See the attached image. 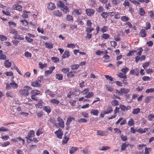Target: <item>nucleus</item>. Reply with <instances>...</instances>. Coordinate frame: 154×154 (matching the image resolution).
Returning <instances> with one entry per match:
<instances>
[{
  "label": "nucleus",
  "instance_id": "5fc2aeb1",
  "mask_svg": "<svg viewBox=\"0 0 154 154\" xmlns=\"http://www.w3.org/2000/svg\"><path fill=\"white\" fill-rule=\"evenodd\" d=\"M110 148V147L106 146H104L100 147V149L101 150H105Z\"/></svg>",
  "mask_w": 154,
  "mask_h": 154
},
{
  "label": "nucleus",
  "instance_id": "9d476101",
  "mask_svg": "<svg viewBox=\"0 0 154 154\" xmlns=\"http://www.w3.org/2000/svg\"><path fill=\"white\" fill-rule=\"evenodd\" d=\"M107 132L105 131H102L101 130H98L97 131V135L101 136H106Z\"/></svg>",
  "mask_w": 154,
  "mask_h": 154
},
{
  "label": "nucleus",
  "instance_id": "c03bdc74",
  "mask_svg": "<svg viewBox=\"0 0 154 154\" xmlns=\"http://www.w3.org/2000/svg\"><path fill=\"white\" fill-rule=\"evenodd\" d=\"M10 85L11 87L14 89L17 88L18 87L17 84L14 82H11Z\"/></svg>",
  "mask_w": 154,
  "mask_h": 154
},
{
  "label": "nucleus",
  "instance_id": "f3484780",
  "mask_svg": "<svg viewBox=\"0 0 154 154\" xmlns=\"http://www.w3.org/2000/svg\"><path fill=\"white\" fill-rule=\"evenodd\" d=\"M6 95L8 98H13L15 96V94L11 91H8L6 94Z\"/></svg>",
  "mask_w": 154,
  "mask_h": 154
},
{
  "label": "nucleus",
  "instance_id": "ea45409f",
  "mask_svg": "<svg viewBox=\"0 0 154 154\" xmlns=\"http://www.w3.org/2000/svg\"><path fill=\"white\" fill-rule=\"evenodd\" d=\"M75 71H71L69 72L67 74V77L69 78H71L74 76V74L75 73Z\"/></svg>",
  "mask_w": 154,
  "mask_h": 154
},
{
  "label": "nucleus",
  "instance_id": "2eb2a0df",
  "mask_svg": "<svg viewBox=\"0 0 154 154\" xmlns=\"http://www.w3.org/2000/svg\"><path fill=\"white\" fill-rule=\"evenodd\" d=\"M123 118H120L117 121L116 123V124L117 125L119 124L122 120V121L120 123V125H124L126 123V121L125 119L123 120Z\"/></svg>",
  "mask_w": 154,
  "mask_h": 154
},
{
  "label": "nucleus",
  "instance_id": "f03ea898",
  "mask_svg": "<svg viewBox=\"0 0 154 154\" xmlns=\"http://www.w3.org/2000/svg\"><path fill=\"white\" fill-rule=\"evenodd\" d=\"M57 5L58 7L61 8V10L65 12L66 14L69 12V8L66 6H65L64 2L60 1L57 2Z\"/></svg>",
  "mask_w": 154,
  "mask_h": 154
},
{
  "label": "nucleus",
  "instance_id": "8fccbe9b",
  "mask_svg": "<svg viewBox=\"0 0 154 154\" xmlns=\"http://www.w3.org/2000/svg\"><path fill=\"white\" fill-rule=\"evenodd\" d=\"M110 37V35L108 34L104 33L102 35V37L104 39H108Z\"/></svg>",
  "mask_w": 154,
  "mask_h": 154
},
{
  "label": "nucleus",
  "instance_id": "e433bc0d",
  "mask_svg": "<svg viewBox=\"0 0 154 154\" xmlns=\"http://www.w3.org/2000/svg\"><path fill=\"white\" fill-rule=\"evenodd\" d=\"M153 98L152 96H149L146 97L145 100L144 101L146 103H147L150 102L151 99Z\"/></svg>",
  "mask_w": 154,
  "mask_h": 154
},
{
  "label": "nucleus",
  "instance_id": "412c9836",
  "mask_svg": "<svg viewBox=\"0 0 154 154\" xmlns=\"http://www.w3.org/2000/svg\"><path fill=\"white\" fill-rule=\"evenodd\" d=\"M40 93V91L37 90H32L31 91L30 93L32 96H35L38 95Z\"/></svg>",
  "mask_w": 154,
  "mask_h": 154
},
{
  "label": "nucleus",
  "instance_id": "f8f14e48",
  "mask_svg": "<svg viewBox=\"0 0 154 154\" xmlns=\"http://www.w3.org/2000/svg\"><path fill=\"white\" fill-rule=\"evenodd\" d=\"M41 81L39 79L35 82H33L32 83V85L34 87H38L40 85Z\"/></svg>",
  "mask_w": 154,
  "mask_h": 154
},
{
  "label": "nucleus",
  "instance_id": "6ab92c4d",
  "mask_svg": "<svg viewBox=\"0 0 154 154\" xmlns=\"http://www.w3.org/2000/svg\"><path fill=\"white\" fill-rule=\"evenodd\" d=\"M120 91L122 92V95L123 94H127L130 91V90L129 89L124 88H121Z\"/></svg>",
  "mask_w": 154,
  "mask_h": 154
},
{
  "label": "nucleus",
  "instance_id": "e2e57ef3",
  "mask_svg": "<svg viewBox=\"0 0 154 154\" xmlns=\"http://www.w3.org/2000/svg\"><path fill=\"white\" fill-rule=\"evenodd\" d=\"M42 129L39 128L36 132V134L37 136H39L40 134H42L43 132L42 131Z\"/></svg>",
  "mask_w": 154,
  "mask_h": 154
},
{
  "label": "nucleus",
  "instance_id": "4c0bfd02",
  "mask_svg": "<svg viewBox=\"0 0 154 154\" xmlns=\"http://www.w3.org/2000/svg\"><path fill=\"white\" fill-rule=\"evenodd\" d=\"M45 47L51 49L53 48V44L51 43H49L46 42L45 44Z\"/></svg>",
  "mask_w": 154,
  "mask_h": 154
},
{
  "label": "nucleus",
  "instance_id": "de8ad7c7",
  "mask_svg": "<svg viewBox=\"0 0 154 154\" xmlns=\"http://www.w3.org/2000/svg\"><path fill=\"white\" fill-rule=\"evenodd\" d=\"M55 77L56 79L60 80H62L63 78V76L62 75L60 74H56L55 75Z\"/></svg>",
  "mask_w": 154,
  "mask_h": 154
},
{
  "label": "nucleus",
  "instance_id": "79ce46f5",
  "mask_svg": "<svg viewBox=\"0 0 154 154\" xmlns=\"http://www.w3.org/2000/svg\"><path fill=\"white\" fill-rule=\"evenodd\" d=\"M35 106L36 108H41L43 106V103L42 101H39L38 103L35 105Z\"/></svg>",
  "mask_w": 154,
  "mask_h": 154
},
{
  "label": "nucleus",
  "instance_id": "bb28decb",
  "mask_svg": "<svg viewBox=\"0 0 154 154\" xmlns=\"http://www.w3.org/2000/svg\"><path fill=\"white\" fill-rule=\"evenodd\" d=\"M35 136V132L33 130L30 131L28 134V136L29 138H32Z\"/></svg>",
  "mask_w": 154,
  "mask_h": 154
},
{
  "label": "nucleus",
  "instance_id": "a211bd4d",
  "mask_svg": "<svg viewBox=\"0 0 154 154\" xmlns=\"http://www.w3.org/2000/svg\"><path fill=\"white\" fill-rule=\"evenodd\" d=\"M53 15L57 17H60L62 14L59 10H55L53 12Z\"/></svg>",
  "mask_w": 154,
  "mask_h": 154
},
{
  "label": "nucleus",
  "instance_id": "bf43d9fd",
  "mask_svg": "<svg viewBox=\"0 0 154 154\" xmlns=\"http://www.w3.org/2000/svg\"><path fill=\"white\" fill-rule=\"evenodd\" d=\"M140 14L141 16H143L145 14V11L143 8H141L140 9Z\"/></svg>",
  "mask_w": 154,
  "mask_h": 154
},
{
  "label": "nucleus",
  "instance_id": "a878e982",
  "mask_svg": "<svg viewBox=\"0 0 154 154\" xmlns=\"http://www.w3.org/2000/svg\"><path fill=\"white\" fill-rule=\"evenodd\" d=\"M70 56V53L69 51H66L62 56V58L64 59Z\"/></svg>",
  "mask_w": 154,
  "mask_h": 154
},
{
  "label": "nucleus",
  "instance_id": "58836bf2",
  "mask_svg": "<svg viewBox=\"0 0 154 154\" xmlns=\"http://www.w3.org/2000/svg\"><path fill=\"white\" fill-rule=\"evenodd\" d=\"M38 66L39 68L42 69L44 68L47 67V63L43 64L42 63H39L38 64Z\"/></svg>",
  "mask_w": 154,
  "mask_h": 154
},
{
  "label": "nucleus",
  "instance_id": "338daca9",
  "mask_svg": "<svg viewBox=\"0 0 154 154\" xmlns=\"http://www.w3.org/2000/svg\"><path fill=\"white\" fill-rule=\"evenodd\" d=\"M154 92V88H149L147 89L146 91V92L147 93H152Z\"/></svg>",
  "mask_w": 154,
  "mask_h": 154
},
{
  "label": "nucleus",
  "instance_id": "f257e3e1",
  "mask_svg": "<svg viewBox=\"0 0 154 154\" xmlns=\"http://www.w3.org/2000/svg\"><path fill=\"white\" fill-rule=\"evenodd\" d=\"M32 89L31 88L28 86H25L23 89H20L19 91V93L22 96H27L29 94L28 91L31 90Z\"/></svg>",
  "mask_w": 154,
  "mask_h": 154
},
{
  "label": "nucleus",
  "instance_id": "7ed1b4c3",
  "mask_svg": "<svg viewBox=\"0 0 154 154\" xmlns=\"http://www.w3.org/2000/svg\"><path fill=\"white\" fill-rule=\"evenodd\" d=\"M89 89L88 88H85L81 92V93L83 95H86L85 96V98H90L94 96V94L92 92H89Z\"/></svg>",
  "mask_w": 154,
  "mask_h": 154
},
{
  "label": "nucleus",
  "instance_id": "13d9d810",
  "mask_svg": "<svg viewBox=\"0 0 154 154\" xmlns=\"http://www.w3.org/2000/svg\"><path fill=\"white\" fill-rule=\"evenodd\" d=\"M8 23L11 27H15L16 26V23L14 22L9 21Z\"/></svg>",
  "mask_w": 154,
  "mask_h": 154
},
{
  "label": "nucleus",
  "instance_id": "393cba45",
  "mask_svg": "<svg viewBox=\"0 0 154 154\" xmlns=\"http://www.w3.org/2000/svg\"><path fill=\"white\" fill-rule=\"evenodd\" d=\"M140 109L139 108H135L133 109L132 112L133 114L137 115L140 113Z\"/></svg>",
  "mask_w": 154,
  "mask_h": 154
},
{
  "label": "nucleus",
  "instance_id": "864d4df0",
  "mask_svg": "<svg viewBox=\"0 0 154 154\" xmlns=\"http://www.w3.org/2000/svg\"><path fill=\"white\" fill-rule=\"evenodd\" d=\"M128 146V144L126 143H123L121 145L122 150H124Z\"/></svg>",
  "mask_w": 154,
  "mask_h": 154
},
{
  "label": "nucleus",
  "instance_id": "423d86ee",
  "mask_svg": "<svg viewBox=\"0 0 154 154\" xmlns=\"http://www.w3.org/2000/svg\"><path fill=\"white\" fill-rule=\"evenodd\" d=\"M55 134L58 138L60 139L62 138V136L63 135V132L60 129H59L58 131L55 132Z\"/></svg>",
  "mask_w": 154,
  "mask_h": 154
},
{
  "label": "nucleus",
  "instance_id": "dca6fc26",
  "mask_svg": "<svg viewBox=\"0 0 154 154\" xmlns=\"http://www.w3.org/2000/svg\"><path fill=\"white\" fill-rule=\"evenodd\" d=\"M120 107L122 111H127L128 110H130L131 109V107L129 106H128L127 107H126L124 105H120Z\"/></svg>",
  "mask_w": 154,
  "mask_h": 154
},
{
  "label": "nucleus",
  "instance_id": "6e6552de",
  "mask_svg": "<svg viewBox=\"0 0 154 154\" xmlns=\"http://www.w3.org/2000/svg\"><path fill=\"white\" fill-rule=\"evenodd\" d=\"M57 120L59 122L57 125L58 124L61 127L63 128L64 127V122L63 119L59 117L57 118Z\"/></svg>",
  "mask_w": 154,
  "mask_h": 154
},
{
  "label": "nucleus",
  "instance_id": "f704fd0d",
  "mask_svg": "<svg viewBox=\"0 0 154 154\" xmlns=\"http://www.w3.org/2000/svg\"><path fill=\"white\" fill-rule=\"evenodd\" d=\"M101 15L103 18L106 19L109 16V13L106 12H103L101 14Z\"/></svg>",
  "mask_w": 154,
  "mask_h": 154
},
{
  "label": "nucleus",
  "instance_id": "aec40b11",
  "mask_svg": "<svg viewBox=\"0 0 154 154\" xmlns=\"http://www.w3.org/2000/svg\"><path fill=\"white\" fill-rule=\"evenodd\" d=\"M113 110L112 106L111 105H108V107L106 111H104L103 113L104 114H109L112 112Z\"/></svg>",
  "mask_w": 154,
  "mask_h": 154
},
{
  "label": "nucleus",
  "instance_id": "a18cd8bd",
  "mask_svg": "<svg viewBox=\"0 0 154 154\" xmlns=\"http://www.w3.org/2000/svg\"><path fill=\"white\" fill-rule=\"evenodd\" d=\"M134 124V121L132 118H131L128 122V125L129 126H131L133 125Z\"/></svg>",
  "mask_w": 154,
  "mask_h": 154
},
{
  "label": "nucleus",
  "instance_id": "9b49d317",
  "mask_svg": "<svg viewBox=\"0 0 154 154\" xmlns=\"http://www.w3.org/2000/svg\"><path fill=\"white\" fill-rule=\"evenodd\" d=\"M139 35L142 37H145L147 35V31L145 29H141L139 33Z\"/></svg>",
  "mask_w": 154,
  "mask_h": 154
},
{
  "label": "nucleus",
  "instance_id": "39448f33",
  "mask_svg": "<svg viewBox=\"0 0 154 154\" xmlns=\"http://www.w3.org/2000/svg\"><path fill=\"white\" fill-rule=\"evenodd\" d=\"M85 11L87 15L89 16L93 15L95 13L94 10L90 9H86Z\"/></svg>",
  "mask_w": 154,
  "mask_h": 154
},
{
  "label": "nucleus",
  "instance_id": "20e7f679",
  "mask_svg": "<svg viewBox=\"0 0 154 154\" xmlns=\"http://www.w3.org/2000/svg\"><path fill=\"white\" fill-rule=\"evenodd\" d=\"M82 11V10L81 9H75L72 11V15L75 16H77L80 15L82 14L81 11Z\"/></svg>",
  "mask_w": 154,
  "mask_h": 154
},
{
  "label": "nucleus",
  "instance_id": "473e14b6",
  "mask_svg": "<svg viewBox=\"0 0 154 154\" xmlns=\"http://www.w3.org/2000/svg\"><path fill=\"white\" fill-rule=\"evenodd\" d=\"M129 68L127 67H125L122 68L121 70V71L123 73L126 74L129 71Z\"/></svg>",
  "mask_w": 154,
  "mask_h": 154
},
{
  "label": "nucleus",
  "instance_id": "37998d69",
  "mask_svg": "<svg viewBox=\"0 0 154 154\" xmlns=\"http://www.w3.org/2000/svg\"><path fill=\"white\" fill-rule=\"evenodd\" d=\"M77 149L76 147H72L69 150V153L71 154H73L77 150Z\"/></svg>",
  "mask_w": 154,
  "mask_h": 154
},
{
  "label": "nucleus",
  "instance_id": "c85d7f7f",
  "mask_svg": "<svg viewBox=\"0 0 154 154\" xmlns=\"http://www.w3.org/2000/svg\"><path fill=\"white\" fill-rule=\"evenodd\" d=\"M4 64L5 66L7 68H10L11 66V63L8 60H6Z\"/></svg>",
  "mask_w": 154,
  "mask_h": 154
},
{
  "label": "nucleus",
  "instance_id": "7c9ffc66",
  "mask_svg": "<svg viewBox=\"0 0 154 154\" xmlns=\"http://www.w3.org/2000/svg\"><path fill=\"white\" fill-rule=\"evenodd\" d=\"M75 120V118L74 117H69L67 119L66 125H69L70 123L73 121Z\"/></svg>",
  "mask_w": 154,
  "mask_h": 154
},
{
  "label": "nucleus",
  "instance_id": "603ef678",
  "mask_svg": "<svg viewBox=\"0 0 154 154\" xmlns=\"http://www.w3.org/2000/svg\"><path fill=\"white\" fill-rule=\"evenodd\" d=\"M7 38L5 36L3 35H0V40L2 41H6Z\"/></svg>",
  "mask_w": 154,
  "mask_h": 154
},
{
  "label": "nucleus",
  "instance_id": "09e8293b",
  "mask_svg": "<svg viewBox=\"0 0 154 154\" xmlns=\"http://www.w3.org/2000/svg\"><path fill=\"white\" fill-rule=\"evenodd\" d=\"M107 30L108 27L106 26H103V27L101 28L100 29L101 32L103 33L106 32Z\"/></svg>",
  "mask_w": 154,
  "mask_h": 154
},
{
  "label": "nucleus",
  "instance_id": "c756f323",
  "mask_svg": "<svg viewBox=\"0 0 154 154\" xmlns=\"http://www.w3.org/2000/svg\"><path fill=\"white\" fill-rule=\"evenodd\" d=\"M14 38L16 39L19 40H23L24 39L23 35H17L16 36H14Z\"/></svg>",
  "mask_w": 154,
  "mask_h": 154
},
{
  "label": "nucleus",
  "instance_id": "1a4fd4ad",
  "mask_svg": "<svg viewBox=\"0 0 154 154\" xmlns=\"http://www.w3.org/2000/svg\"><path fill=\"white\" fill-rule=\"evenodd\" d=\"M150 128H145L143 129L140 128L137 130V131L140 134L145 133L146 131L149 132Z\"/></svg>",
  "mask_w": 154,
  "mask_h": 154
},
{
  "label": "nucleus",
  "instance_id": "3c124183",
  "mask_svg": "<svg viewBox=\"0 0 154 154\" xmlns=\"http://www.w3.org/2000/svg\"><path fill=\"white\" fill-rule=\"evenodd\" d=\"M51 59L53 62L55 63L58 62L59 61V59L56 57H51Z\"/></svg>",
  "mask_w": 154,
  "mask_h": 154
},
{
  "label": "nucleus",
  "instance_id": "a19ab883",
  "mask_svg": "<svg viewBox=\"0 0 154 154\" xmlns=\"http://www.w3.org/2000/svg\"><path fill=\"white\" fill-rule=\"evenodd\" d=\"M51 102L54 104L58 105L60 102L59 101L57 100L56 99H54L51 100Z\"/></svg>",
  "mask_w": 154,
  "mask_h": 154
},
{
  "label": "nucleus",
  "instance_id": "5701e85b",
  "mask_svg": "<svg viewBox=\"0 0 154 154\" xmlns=\"http://www.w3.org/2000/svg\"><path fill=\"white\" fill-rule=\"evenodd\" d=\"M90 113L91 114H93L94 115L97 116L99 113V111L97 109H92L91 110Z\"/></svg>",
  "mask_w": 154,
  "mask_h": 154
},
{
  "label": "nucleus",
  "instance_id": "052dcab7",
  "mask_svg": "<svg viewBox=\"0 0 154 154\" xmlns=\"http://www.w3.org/2000/svg\"><path fill=\"white\" fill-rule=\"evenodd\" d=\"M149 65V62H147L143 63L142 65V66L144 69H146Z\"/></svg>",
  "mask_w": 154,
  "mask_h": 154
},
{
  "label": "nucleus",
  "instance_id": "c9c22d12",
  "mask_svg": "<svg viewBox=\"0 0 154 154\" xmlns=\"http://www.w3.org/2000/svg\"><path fill=\"white\" fill-rule=\"evenodd\" d=\"M121 19L123 22H125L128 21L129 18L128 17L125 16H122L121 17Z\"/></svg>",
  "mask_w": 154,
  "mask_h": 154
},
{
  "label": "nucleus",
  "instance_id": "0eeeda50",
  "mask_svg": "<svg viewBox=\"0 0 154 154\" xmlns=\"http://www.w3.org/2000/svg\"><path fill=\"white\" fill-rule=\"evenodd\" d=\"M12 8L13 9L18 10L20 11H22V7L21 6L17 4L13 5Z\"/></svg>",
  "mask_w": 154,
  "mask_h": 154
},
{
  "label": "nucleus",
  "instance_id": "49530a36",
  "mask_svg": "<svg viewBox=\"0 0 154 154\" xmlns=\"http://www.w3.org/2000/svg\"><path fill=\"white\" fill-rule=\"evenodd\" d=\"M94 30V29L91 27H87L86 29V31L87 33H90Z\"/></svg>",
  "mask_w": 154,
  "mask_h": 154
},
{
  "label": "nucleus",
  "instance_id": "b1692460",
  "mask_svg": "<svg viewBox=\"0 0 154 154\" xmlns=\"http://www.w3.org/2000/svg\"><path fill=\"white\" fill-rule=\"evenodd\" d=\"M67 133H66L64 134V138L62 141V143L63 144H66L69 139V137L66 136Z\"/></svg>",
  "mask_w": 154,
  "mask_h": 154
},
{
  "label": "nucleus",
  "instance_id": "2f4dec72",
  "mask_svg": "<svg viewBox=\"0 0 154 154\" xmlns=\"http://www.w3.org/2000/svg\"><path fill=\"white\" fill-rule=\"evenodd\" d=\"M6 58V55L3 54V51H2L0 50V59L5 60Z\"/></svg>",
  "mask_w": 154,
  "mask_h": 154
},
{
  "label": "nucleus",
  "instance_id": "72a5a7b5",
  "mask_svg": "<svg viewBox=\"0 0 154 154\" xmlns=\"http://www.w3.org/2000/svg\"><path fill=\"white\" fill-rule=\"evenodd\" d=\"M10 33L14 35V36H16L18 34V32L15 29H11L9 30Z\"/></svg>",
  "mask_w": 154,
  "mask_h": 154
},
{
  "label": "nucleus",
  "instance_id": "ddd939ff",
  "mask_svg": "<svg viewBox=\"0 0 154 154\" xmlns=\"http://www.w3.org/2000/svg\"><path fill=\"white\" fill-rule=\"evenodd\" d=\"M56 7L55 4L51 2L48 3V8L51 11L53 10Z\"/></svg>",
  "mask_w": 154,
  "mask_h": 154
},
{
  "label": "nucleus",
  "instance_id": "6e6d98bb",
  "mask_svg": "<svg viewBox=\"0 0 154 154\" xmlns=\"http://www.w3.org/2000/svg\"><path fill=\"white\" fill-rule=\"evenodd\" d=\"M148 119L149 121H152L154 120V115L151 114L148 116Z\"/></svg>",
  "mask_w": 154,
  "mask_h": 154
},
{
  "label": "nucleus",
  "instance_id": "cd10ccee",
  "mask_svg": "<svg viewBox=\"0 0 154 154\" xmlns=\"http://www.w3.org/2000/svg\"><path fill=\"white\" fill-rule=\"evenodd\" d=\"M118 76L120 78L126 79L127 78V76L125 74L123 73V72H120L119 73Z\"/></svg>",
  "mask_w": 154,
  "mask_h": 154
},
{
  "label": "nucleus",
  "instance_id": "774afa93",
  "mask_svg": "<svg viewBox=\"0 0 154 154\" xmlns=\"http://www.w3.org/2000/svg\"><path fill=\"white\" fill-rule=\"evenodd\" d=\"M79 65L78 64H75L71 66V68L72 69H77L79 67Z\"/></svg>",
  "mask_w": 154,
  "mask_h": 154
},
{
  "label": "nucleus",
  "instance_id": "4468645a",
  "mask_svg": "<svg viewBox=\"0 0 154 154\" xmlns=\"http://www.w3.org/2000/svg\"><path fill=\"white\" fill-rule=\"evenodd\" d=\"M146 58V56L145 55H143L141 57H140L139 56H137L135 57V61L136 63L138 62L139 60L140 61L144 60Z\"/></svg>",
  "mask_w": 154,
  "mask_h": 154
},
{
  "label": "nucleus",
  "instance_id": "4d7b16f0",
  "mask_svg": "<svg viewBox=\"0 0 154 154\" xmlns=\"http://www.w3.org/2000/svg\"><path fill=\"white\" fill-rule=\"evenodd\" d=\"M97 11L99 13H100L102 12L104 10L103 8L102 7H99L98 8H97Z\"/></svg>",
  "mask_w": 154,
  "mask_h": 154
},
{
  "label": "nucleus",
  "instance_id": "69168bd1",
  "mask_svg": "<svg viewBox=\"0 0 154 154\" xmlns=\"http://www.w3.org/2000/svg\"><path fill=\"white\" fill-rule=\"evenodd\" d=\"M136 51L132 50L131 51H130L127 54V56L128 57L130 56L131 55H133L134 53L136 52Z\"/></svg>",
  "mask_w": 154,
  "mask_h": 154
},
{
  "label": "nucleus",
  "instance_id": "0e129e2a",
  "mask_svg": "<svg viewBox=\"0 0 154 154\" xmlns=\"http://www.w3.org/2000/svg\"><path fill=\"white\" fill-rule=\"evenodd\" d=\"M112 105L115 106H117L119 105L118 101L116 100H114L112 101Z\"/></svg>",
  "mask_w": 154,
  "mask_h": 154
},
{
  "label": "nucleus",
  "instance_id": "4be33fe9",
  "mask_svg": "<svg viewBox=\"0 0 154 154\" xmlns=\"http://www.w3.org/2000/svg\"><path fill=\"white\" fill-rule=\"evenodd\" d=\"M43 109L48 114L50 113L51 111L50 107L49 106H44Z\"/></svg>",
  "mask_w": 154,
  "mask_h": 154
},
{
  "label": "nucleus",
  "instance_id": "680f3d73",
  "mask_svg": "<svg viewBox=\"0 0 154 154\" xmlns=\"http://www.w3.org/2000/svg\"><path fill=\"white\" fill-rule=\"evenodd\" d=\"M130 2H131L132 3H134V5H136L138 6L140 4L139 2H137V1H136L135 0H129Z\"/></svg>",
  "mask_w": 154,
  "mask_h": 154
}]
</instances>
